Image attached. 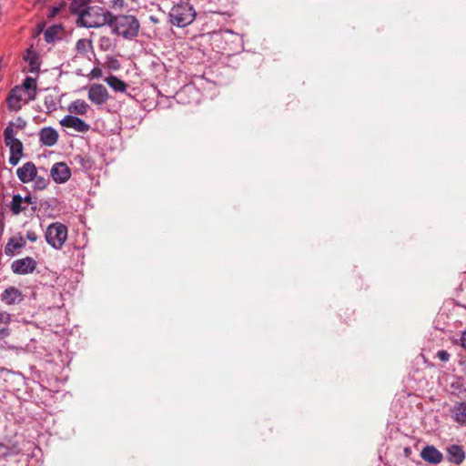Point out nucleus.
I'll use <instances>...</instances> for the list:
<instances>
[{
    "label": "nucleus",
    "mask_w": 466,
    "mask_h": 466,
    "mask_svg": "<svg viewBox=\"0 0 466 466\" xmlns=\"http://www.w3.org/2000/svg\"><path fill=\"white\" fill-rule=\"evenodd\" d=\"M458 408H465L466 409V404L465 403H461Z\"/></svg>",
    "instance_id": "obj_42"
},
{
    "label": "nucleus",
    "mask_w": 466,
    "mask_h": 466,
    "mask_svg": "<svg viewBox=\"0 0 466 466\" xmlns=\"http://www.w3.org/2000/svg\"><path fill=\"white\" fill-rule=\"evenodd\" d=\"M89 0H72L70 4V10L72 13L78 15V17H80V15L82 12H85L87 7H86L88 4Z\"/></svg>",
    "instance_id": "obj_19"
},
{
    "label": "nucleus",
    "mask_w": 466,
    "mask_h": 466,
    "mask_svg": "<svg viewBox=\"0 0 466 466\" xmlns=\"http://www.w3.org/2000/svg\"><path fill=\"white\" fill-rule=\"evenodd\" d=\"M102 76V70L99 67H95L91 70L89 76L92 79H96L101 77Z\"/></svg>",
    "instance_id": "obj_32"
},
{
    "label": "nucleus",
    "mask_w": 466,
    "mask_h": 466,
    "mask_svg": "<svg viewBox=\"0 0 466 466\" xmlns=\"http://www.w3.org/2000/svg\"><path fill=\"white\" fill-rule=\"evenodd\" d=\"M461 345L466 350V330L461 336Z\"/></svg>",
    "instance_id": "obj_37"
},
{
    "label": "nucleus",
    "mask_w": 466,
    "mask_h": 466,
    "mask_svg": "<svg viewBox=\"0 0 466 466\" xmlns=\"http://www.w3.org/2000/svg\"><path fill=\"white\" fill-rule=\"evenodd\" d=\"M30 56H31V53L28 52L27 57L25 59L26 60L29 59L30 71L31 72H35V71L38 70L39 65L36 62V58L35 57H30Z\"/></svg>",
    "instance_id": "obj_28"
},
{
    "label": "nucleus",
    "mask_w": 466,
    "mask_h": 466,
    "mask_svg": "<svg viewBox=\"0 0 466 466\" xmlns=\"http://www.w3.org/2000/svg\"><path fill=\"white\" fill-rule=\"evenodd\" d=\"M22 197L20 195H14L11 202V211L14 215H18L22 211L25 210V207L23 206Z\"/></svg>",
    "instance_id": "obj_20"
},
{
    "label": "nucleus",
    "mask_w": 466,
    "mask_h": 466,
    "mask_svg": "<svg viewBox=\"0 0 466 466\" xmlns=\"http://www.w3.org/2000/svg\"><path fill=\"white\" fill-rule=\"evenodd\" d=\"M25 89L19 86L13 88L7 97V107L10 111H18L22 106V102L27 103Z\"/></svg>",
    "instance_id": "obj_6"
},
{
    "label": "nucleus",
    "mask_w": 466,
    "mask_h": 466,
    "mask_svg": "<svg viewBox=\"0 0 466 466\" xmlns=\"http://www.w3.org/2000/svg\"><path fill=\"white\" fill-rule=\"evenodd\" d=\"M25 245V240L23 238V237L19 238H12L7 242L5 248V253L6 256L13 257L15 255V252L23 248Z\"/></svg>",
    "instance_id": "obj_14"
},
{
    "label": "nucleus",
    "mask_w": 466,
    "mask_h": 466,
    "mask_svg": "<svg viewBox=\"0 0 466 466\" xmlns=\"http://www.w3.org/2000/svg\"><path fill=\"white\" fill-rule=\"evenodd\" d=\"M60 125L66 128H72L79 133H86L90 129V126L81 118L67 115L60 120Z\"/></svg>",
    "instance_id": "obj_7"
},
{
    "label": "nucleus",
    "mask_w": 466,
    "mask_h": 466,
    "mask_svg": "<svg viewBox=\"0 0 466 466\" xmlns=\"http://www.w3.org/2000/svg\"><path fill=\"white\" fill-rule=\"evenodd\" d=\"M1 300L6 305H15L23 300V295L15 287H9L2 293Z\"/></svg>",
    "instance_id": "obj_11"
},
{
    "label": "nucleus",
    "mask_w": 466,
    "mask_h": 466,
    "mask_svg": "<svg viewBox=\"0 0 466 466\" xmlns=\"http://www.w3.org/2000/svg\"><path fill=\"white\" fill-rule=\"evenodd\" d=\"M112 14L99 6H88L85 12H82L77 23L85 27H100L105 25H109V20Z\"/></svg>",
    "instance_id": "obj_2"
},
{
    "label": "nucleus",
    "mask_w": 466,
    "mask_h": 466,
    "mask_svg": "<svg viewBox=\"0 0 466 466\" xmlns=\"http://www.w3.org/2000/svg\"><path fill=\"white\" fill-rule=\"evenodd\" d=\"M15 135L16 131L15 130V124L13 122H9L4 131L5 142H10L14 139H16Z\"/></svg>",
    "instance_id": "obj_24"
},
{
    "label": "nucleus",
    "mask_w": 466,
    "mask_h": 466,
    "mask_svg": "<svg viewBox=\"0 0 466 466\" xmlns=\"http://www.w3.org/2000/svg\"><path fill=\"white\" fill-rule=\"evenodd\" d=\"M89 109L88 104L82 100V99H76L70 103L68 106V110L76 115H86L87 113V110Z\"/></svg>",
    "instance_id": "obj_17"
},
{
    "label": "nucleus",
    "mask_w": 466,
    "mask_h": 466,
    "mask_svg": "<svg viewBox=\"0 0 466 466\" xmlns=\"http://www.w3.org/2000/svg\"><path fill=\"white\" fill-rule=\"evenodd\" d=\"M25 123L21 120V123H19L16 127L19 129H22L25 127Z\"/></svg>",
    "instance_id": "obj_40"
},
{
    "label": "nucleus",
    "mask_w": 466,
    "mask_h": 466,
    "mask_svg": "<svg viewBox=\"0 0 466 466\" xmlns=\"http://www.w3.org/2000/svg\"><path fill=\"white\" fill-rule=\"evenodd\" d=\"M47 0H37V2L41 5H45Z\"/></svg>",
    "instance_id": "obj_41"
},
{
    "label": "nucleus",
    "mask_w": 466,
    "mask_h": 466,
    "mask_svg": "<svg viewBox=\"0 0 466 466\" xmlns=\"http://www.w3.org/2000/svg\"><path fill=\"white\" fill-rule=\"evenodd\" d=\"M36 267V262L30 257H26L21 259L15 260L12 265L11 268L14 273L20 274V275H25L32 273Z\"/></svg>",
    "instance_id": "obj_8"
},
{
    "label": "nucleus",
    "mask_w": 466,
    "mask_h": 466,
    "mask_svg": "<svg viewBox=\"0 0 466 466\" xmlns=\"http://www.w3.org/2000/svg\"><path fill=\"white\" fill-rule=\"evenodd\" d=\"M22 157V154H12L10 153L9 163L12 166H16Z\"/></svg>",
    "instance_id": "obj_31"
},
{
    "label": "nucleus",
    "mask_w": 466,
    "mask_h": 466,
    "mask_svg": "<svg viewBox=\"0 0 466 466\" xmlns=\"http://www.w3.org/2000/svg\"><path fill=\"white\" fill-rule=\"evenodd\" d=\"M34 180H35V187L36 189H44L46 187V186L48 184V181L46 178L41 177L35 176Z\"/></svg>",
    "instance_id": "obj_26"
},
{
    "label": "nucleus",
    "mask_w": 466,
    "mask_h": 466,
    "mask_svg": "<svg viewBox=\"0 0 466 466\" xmlns=\"http://www.w3.org/2000/svg\"><path fill=\"white\" fill-rule=\"evenodd\" d=\"M5 146L9 147L12 154H23V144L19 139L5 142Z\"/></svg>",
    "instance_id": "obj_23"
},
{
    "label": "nucleus",
    "mask_w": 466,
    "mask_h": 466,
    "mask_svg": "<svg viewBox=\"0 0 466 466\" xmlns=\"http://www.w3.org/2000/svg\"><path fill=\"white\" fill-rule=\"evenodd\" d=\"M437 358L441 361H448L451 358V355L446 350H439L436 354Z\"/></svg>",
    "instance_id": "obj_30"
},
{
    "label": "nucleus",
    "mask_w": 466,
    "mask_h": 466,
    "mask_svg": "<svg viewBox=\"0 0 466 466\" xmlns=\"http://www.w3.org/2000/svg\"><path fill=\"white\" fill-rule=\"evenodd\" d=\"M193 90H194V88H193L192 86H186V87L182 90V92H181V93H183V92H191V91H193Z\"/></svg>",
    "instance_id": "obj_39"
},
{
    "label": "nucleus",
    "mask_w": 466,
    "mask_h": 466,
    "mask_svg": "<svg viewBox=\"0 0 466 466\" xmlns=\"http://www.w3.org/2000/svg\"><path fill=\"white\" fill-rule=\"evenodd\" d=\"M87 96L93 104L101 106L107 102L109 94L102 84H93L88 88Z\"/></svg>",
    "instance_id": "obj_5"
},
{
    "label": "nucleus",
    "mask_w": 466,
    "mask_h": 466,
    "mask_svg": "<svg viewBox=\"0 0 466 466\" xmlns=\"http://www.w3.org/2000/svg\"><path fill=\"white\" fill-rule=\"evenodd\" d=\"M9 334H10V332H9L8 329H0V339H5V338L8 337Z\"/></svg>",
    "instance_id": "obj_36"
},
{
    "label": "nucleus",
    "mask_w": 466,
    "mask_h": 466,
    "mask_svg": "<svg viewBox=\"0 0 466 466\" xmlns=\"http://www.w3.org/2000/svg\"><path fill=\"white\" fill-rule=\"evenodd\" d=\"M451 417L461 425H466V410H452Z\"/></svg>",
    "instance_id": "obj_25"
},
{
    "label": "nucleus",
    "mask_w": 466,
    "mask_h": 466,
    "mask_svg": "<svg viewBox=\"0 0 466 466\" xmlns=\"http://www.w3.org/2000/svg\"><path fill=\"white\" fill-rule=\"evenodd\" d=\"M39 139L42 145L53 147L58 140V133L52 127H44L39 132Z\"/></svg>",
    "instance_id": "obj_12"
},
{
    "label": "nucleus",
    "mask_w": 466,
    "mask_h": 466,
    "mask_svg": "<svg viewBox=\"0 0 466 466\" xmlns=\"http://www.w3.org/2000/svg\"><path fill=\"white\" fill-rule=\"evenodd\" d=\"M76 48L79 54L85 55L92 48V43L87 39H79L76 42Z\"/></svg>",
    "instance_id": "obj_22"
},
{
    "label": "nucleus",
    "mask_w": 466,
    "mask_h": 466,
    "mask_svg": "<svg viewBox=\"0 0 466 466\" xmlns=\"http://www.w3.org/2000/svg\"><path fill=\"white\" fill-rule=\"evenodd\" d=\"M109 26L113 33L120 35L124 38H134L139 30V23L133 15H111Z\"/></svg>",
    "instance_id": "obj_1"
},
{
    "label": "nucleus",
    "mask_w": 466,
    "mask_h": 466,
    "mask_svg": "<svg viewBox=\"0 0 466 466\" xmlns=\"http://www.w3.org/2000/svg\"><path fill=\"white\" fill-rule=\"evenodd\" d=\"M65 6H66V2L65 1H62L57 5L53 6L52 9H51V13H50L49 16L50 17L56 16V15L59 14V12L61 10L64 9Z\"/></svg>",
    "instance_id": "obj_27"
},
{
    "label": "nucleus",
    "mask_w": 466,
    "mask_h": 466,
    "mask_svg": "<svg viewBox=\"0 0 466 466\" xmlns=\"http://www.w3.org/2000/svg\"><path fill=\"white\" fill-rule=\"evenodd\" d=\"M22 201L25 204L32 205L35 204V206L32 208L33 210L36 209V203L33 201V198L30 195L25 196V198H22Z\"/></svg>",
    "instance_id": "obj_33"
},
{
    "label": "nucleus",
    "mask_w": 466,
    "mask_h": 466,
    "mask_svg": "<svg viewBox=\"0 0 466 466\" xmlns=\"http://www.w3.org/2000/svg\"><path fill=\"white\" fill-rule=\"evenodd\" d=\"M26 94V100H34L36 96V81L33 77H25L21 86Z\"/></svg>",
    "instance_id": "obj_16"
},
{
    "label": "nucleus",
    "mask_w": 466,
    "mask_h": 466,
    "mask_svg": "<svg viewBox=\"0 0 466 466\" xmlns=\"http://www.w3.org/2000/svg\"><path fill=\"white\" fill-rule=\"evenodd\" d=\"M450 461L460 464L464 460V451L459 445H451L447 449Z\"/></svg>",
    "instance_id": "obj_15"
},
{
    "label": "nucleus",
    "mask_w": 466,
    "mask_h": 466,
    "mask_svg": "<svg viewBox=\"0 0 466 466\" xmlns=\"http://www.w3.org/2000/svg\"><path fill=\"white\" fill-rule=\"evenodd\" d=\"M421 458L431 463H440L442 460V454L433 446H427L421 451Z\"/></svg>",
    "instance_id": "obj_13"
},
{
    "label": "nucleus",
    "mask_w": 466,
    "mask_h": 466,
    "mask_svg": "<svg viewBox=\"0 0 466 466\" xmlns=\"http://www.w3.org/2000/svg\"><path fill=\"white\" fill-rule=\"evenodd\" d=\"M50 175L55 182L62 184L70 178L71 172L66 163L58 162L54 164L51 167Z\"/></svg>",
    "instance_id": "obj_9"
},
{
    "label": "nucleus",
    "mask_w": 466,
    "mask_h": 466,
    "mask_svg": "<svg viewBox=\"0 0 466 466\" xmlns=\"http://www.w3.org/2000/svg\"><path fill=\"white\" fill-rule=\"evenodd\" d=\"M37 174L36 167L34 163L26 162L21 167L17 168L16 175L21 182L28 183L34 180Z\"/></svg>",
    "instance_id": "obj_10"
},
{
    "label": "nucleus",
    "mask_w": 466,
    "mask_h": 466,
    "mask_svg": "<svg viewBox=\"0 0 466 466\" xmlns=\"http://www.w3.org/2000/svg\"><path fill=\"white\" fill-rule=\"evenodd\" d=\"M26 238L30 241L35 242L37 239V235L34 231H27Z\"/></svg>",
    "instance_id": "obj_35"
},
{
    "label": "nucleus",
    "mask_w": 466,
    "mask_h": 466,
    "mask_svg": "<svg viewBox=\"0 0 466 466\" xmlns=\"http://www.w3.org/2000/svg\"><path fill=\"white\" fill-rule=\"evenodd\" d=\"M196 17L193 6L187 2H180L173 5L169 12L172 25L177 27H185L190 25Z\"/></svg>",
    "instance_id": "obj_3"
},
{
    "label": "nucleus",
    "mask_w": 466,
    "mask_h": 466,
    "mask_svg": "<svg viewBox=\"0 0 466 466\" xmlns=\"http://www.w3.org/2000/svg\"><path fill=\"white\" fill-rule=\"evenodd\" d=\"M105 82L116 92H121L124 93L127 90V84L119 79L116 76H109L105 79Z\"/></svg>",
    "instance_id": "obj_18"
},
{
    "label": "nucleus",
    "mask_w": 466,
    "mask_h": 466,
    "mask_svg": "<svg viewBox=\"0 0 466 466\" xmlns=\"http://www.w3.org/2000/svg\"><path fill=\"white\" fill-rule=\"evenodd\" d=\"M62 28L57 25L51 26L46 29L45 32V39L47 43L54 42L56 39L59 37V34L61 33Z\"/></svg>",
    "instance_id": "obj_21"
},
{
    "label": "nucleus",
    "mask_w": 466,
    "mask_h": 466,
    "mask_svg": "<svg viewBox=\"0 0 466 466\" xmlns=\"http://www.w3.org/2000/svg\"><path fill=\"white\" fill-rule=\"evenodd\" d=\"M114 5H118L122 7L124 5V0H114Z\"/></svg>",
    "instance_id": "obj_38"
},
{
    "label": "nucleus",
    "mask_w": 466,
    "mask_h": 466,
    "mask_svg": "<svg viewBox=\"0 0 466 466\" xmlns=\"http://www.w3.org/2000/svg\"><path fill=\"white\" fill-rule=\"evenodd\" d=\"M11 322V315L6 311H0V325H8Z\"/></svg>",
    "instance_id": "obj_29"
},
{
    "label": "nucleus",
    "mask_w": 466,
    "mask_h": 466,
    "mask_svg": "<svg viewBox=\"0 0 466 466\" xmlns=\"http://www.w3.org/2000/svg\"><path fill=\"white\" fill-rule=\"evenodd\" d=\"M67 228L59 222L49 225L46 230V242L56 249H61L67 238Z\"/></svg>",
    "instance_id": "obj_4"
},
{
    "label": "nucleus",
    "mask_w": 466,
    "mask_h": 466,
    "mask_svg": "<svg viewBox=\"0 0 466 466\" xmlns=\"http://www.w3.org/2000/svg\"><path fill=\"white\" fill-rule=\"evenodd\" d=\"M100 46H101L103 49H105V50L108 49V48H109V46H110V40H109V38H107V37H102V38L100 39Z\"/></svg>",
    "instance_id": "obj_34"
}]
</instances>
